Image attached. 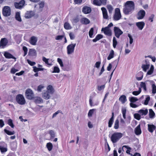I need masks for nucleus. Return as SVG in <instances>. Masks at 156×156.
<instances>
[{"label":"nucleus","mask_w":156,"mask_h":156,"mask_svg":"<svg viewBox=\"0 0 156 156\" xmlns=\"http://www.w3.org/2000/svg\"><path fill=\"white\" fill-rule=\"evenodd\" d=\"M135 5L133 1H130L126 2L125 7L123 9V11L125 15L131 14L134 10Z\"/></svg>","instance_id":"f257e3e1"},{"label":"nucleus","mask_w":156,"mask_h":156,"mask_svg":"<svg viewBox=\"0 0 156 156\" xmlns=\"http://www.w3.org/2000/svg\"><path fill=\"white\" fill-rule=\"evenodd\" d=\"M47 90L42 93V97L44 99L47 100L50 98L51 95L54 93V89L52 86L50 85L47 86Z\"/></svg>","instance_id":"f03ea898"},{"label":"nucleus","mask_w":156,"mask_h":156,"mask_svg":"<svg viewBox=\"0 0 156 156\" xmlns=\"http://www.w3.org/2000/svg\"><path fill=\"white\" fill-rule=\"evenodd\" d=\"M122 133L119 132H115L113 133L111 137V140L113 144L115 143L123 136Z\"/></svg>","instance_id":"7ed1b4c3"},{"label":"nucleus","mask_w":156,"mask_h":156,"mask_svg":"<svg viewBox=\"0 0 156 156\" xmlns=\"http://www.w3.org/2000/svg\"><path fill=\"white\" fill-rule=\"evenodd\" d=\"M16 100L17 103L20 105H23L26 103L23 96L21 94H18L16 96Z\"/></svg>","instance_id":"20e7f679"},{"label":"nucleus","mask_w":156,"mask_h":156,"mask_svg":"<svg viewBox=\"0 0 156 156\" xmlns=\"http://www.w3.org/2000/svg\"><path fill=\"white\" fill-rule=\"evenodd\" d=\"M122 17L119 9L116 8L115 10V14L113 16V19L115 21L119 20Z\"/></svg>","instance_id":"39448f33"},{"label":"nucleus","mask_w":156,"mask_h":156,"mask_svg":"<svg viewBox=\"0 0 156 156\" xmlns=\"http://www.w3.org/2000/svg\"><path fill=\"white\" fill-rule=\"evenodd\" d=\"M76 44V43H72L68 45L67 47V52L68 55L71 54L74 52Z\"/></svg>","instance_id":"423d86ee"},{"label":"nucleus","mask_w":156,"mask_h":156,"mask_svg":"<svg viewBox=\"0 0 156 156\" xmlns=\"http://www.w3.org/2000/svg\"><path fill=\"white\" fill-rule=\"evenodd\" d=\"M107 0H93V4L98 6L105 5L107 4Z\"/></svg>","instance_id":"0eeeda50"},{"label":"nucleus","mask_w":156,"mask_h":156,"mask_svg":"<svg viewBox=\"0 0 156 156\" xmlns=\"http://www.w3.org/2000/svg\"><path fill=\"white\" fill-rule=\"evenodd\" d=\"M2 14L4 16H8L11 14V9L9 7L5 6L2 9Z\"/></svg>","instance_id":"6e6552de"},{"label":"nucleus","mask_w":156,"mask_h":156,"mask_svg":"<svg viewBox=\"0 0 156 156\" xmlns=\"http://www.w3.org/2000/svg\"><path fill=\"white\" fill-rule=\"evenodd\" d=\"M25 95L27 98L30 100L32 99L34 97L33 92L30 89H28L26 90L25 92Z\"/></svg>","instance_id":"1a4fd4ad"},{"label":"nucleus","mask_w":156,"mask_h":156,"mask_svg":"<svg viewBox=\"0 0 156 156\" xmlns=\"http://www.w3.org/2000/svg\"><path fill=\"white\" fill-rule=\"evenodd\" d=\"M114 31L115 36L117 38H119L120 36L123 34V32L119 29V28L115 27L114 28Z\"/></svg>","instance_id":"9d476101"},{"label":"nucleus","mask_w":156,"mask_h":156,"mask_svg":"<svg viewBox=\"0 0 156 156\" xmlns=\"http://www.w3.org/2000/svg\"><path fill=\"white\" fill-rule=\"evenodd\" d=\"M146 14L145 11L143 10H141L138 11L137 15L136 17L138 20H141L143 19Z\"/></svg>","instance_id":"9b49d317"},{"label":"nucleus","mask_w":156,"mask_h":156,"mask_svg":"<svg viewBox=\"0 0 156 156\" xmlns=\"http://www.w3.org/2000/svg\"><path fill=\"white\" fill-rule=\"evenodd\" d=\"M8 42V40L6 38H1L0 41V47L2 48H4L7 45Z\"/></svg>","instance_id":"f8f14e48"},{"label":"nucleus","mask_w":156,"mask_h":156,"mask_svg":"<svg viewBox=\"0 0 156 156\" xmlns=\"http://www.w3.org/2000/svg\"><path fill=\"white\" fill-rule=\"evenodd\" d=\"M145 62L146 64H142L141 66V68L144 71L146 72L150 67V63L147 60H145Z\"/></svg>","instance_id":"ddd939ff"},{"label":"nucleus","mask_w":156,"mask_h":156,"mask_svg":"<svg viewBox=\"0 0 156 156\" xmlns=\"http://www.w3.org/2000/svg\"><path fill=\"white\" fill-rule=\"evenodd\" d=\"M101 31H103L104 33L106 35L110 36L112 35V31L111 29L108 27L102 28Z\"/></svg>","instance_id":"4468645a"},{"label":"nucleus","mask_w":156,"mask_h":156,"mask_svg":"<svg viewBox=\"0 0 156 156\" xmlns=\"http://www.w3.org/2000/svg\"><path fill=\"white\" fill-rule=\"evenodd\" d=\"M25 4V1L24 0H21L19 3L15 2L14 5L16 8L17 9L21 8Z\"/></svg>","instance_id":"2eb2a0df"},{"label":"nucleus","mask_w":156,"mask_h":156,"mask_svg":"<svg viewBox=\"0 0 156 156\" xmlns=\"http://www.w3.org/2000/svg\"><path fill=\"white\" fill-rule=\"evenodd\" d=\"M148 111L147 109H141L138 111V113L140 114L142 117H143L147 115Z\"/></svg>","instance_id":"dca6fc26"},{"label":"nucleus","mask_w":156,"mask_h":156,"mask_svg":"<svg viewBox=\"0 0 156 156\" xmlns=\"http://www.w3.org/2000/svg\"><path fill=\"white\" fill-rule=\"evenodd\" d=\"M101 10L102 12L103 18L105 19H107L108 16L106 9L105 8L103 7L101 8Z\"/></svg>","instance_id":"f3484780"},{"label":"nucleus","mask_w":156,"mask_h":156,"mask_svg":"<svg viewBox=\"0 0 156 156\" xmlns=\"http://www.w3.org/2000/svg\"><path fill=\"white\" fill-rule=\"evenodd\" d=\"M91 11L90 7L87 6H84L82 9L83 12L85 14H87L90 13Z\"/></svg>","instance_id":"a211bd4d"},{"label":"nucleus","mask_w":156,"mask_h":156,"mask_svg":"<svg viewBox=\"0 0 156 156\" xmlns=\"http://www.w3.org/2000/svg\"><path fill=\"white\" fill-rule=\"evenodd\" d=\"M145 24L144 22H140L136 23V25L138 28L140 30L143 29L145 26Z\"/></svg>","instance_id":"6ab92c4d"},{"label":"nucleus","mask_w":156,"mask_h":156,"mask_svg":"<svg viewBox=\"0 0 156 156\" xmlns=\"http://www.w3.org/2000/svg\"><path fill=\"white\" fill-rule=\"evenodd\" d=\"M119 60H115L112 63H109V64L108 66L107 67V70L108 71H109L111 70L112 67V64H114L115 65V69L116 68L117 66V65L118 62Z\"/></svg>","instance_id":"aec40b11"},{"label":"nucleus","mask_w":156,"mask_h":156,"mask_svg":"<svg viewBox=\"0 0 156 156\" xmlns=\"http://www.w3.org/2000/svg\"><path fill=\"white\" fill-rule=\"evenodd\" d=\"M4 55L5 57L6 58H12L13 59H16L15 57L13 56L11 54H10V53L7 51L4 52Z\"/></svg>","instance_id":"412c9836"},{"label":"nucleus","mask_w":156,"mask_h":156,"mask_svg":"<svg viewBox=\"0 0 156 156\" xmlns=\"http://www.w3.org/2000/svg\"><path fill=\"white\" fill-rule=\"evenodd\" d=\"M80 22L81 23L83 24L87 25L90 23V20L87 18L83 17L80 19Z\"/></svg>","instance_id":"4be33fe9"},{"label":"nucleus","mask_w":156,"mask_h":156,"mask_svg":"<svg viewBox=\"0 0 156 156\" xmlns=\"http://www.w3.org/2000/svg\"><path fill=\"white\" fill-rule=\"evenodd\" d=\"M37 41V38L35 36L32 37L30 39V43L32 45H35Z\"/></svg>","instance_id":"5701e85b"},{"label":"nucleus","mask_w":156,"mask_h":156,"mask_svg":"<svg viewBox=\"0 0 156 156\" xmlns=\"http://www.w3.org/2000/svg\"><path fill=\"white\" fill-rule=\"evenodd\" d=\"M6 144L4 142L0 143V150L2 153L6 152L7 151L6 147H4L3 146Z\"/></svg>","instance_id":"b1692460"},{"label":"nucleus","mask_w":156,"mask_h":156,"mask_svg":"<svg viewBox=\"0 0 156 156\" xmlns=\"http://www.w3.org/2000/svg\"><path fill=\"white\" fill-rule=\"evenodd\" d=\"M148 130L151 133H152L156 129V126L153 124H148L147 125Z\"/></svg>","instance_id":"393cba45"},{"label":"nucleus","mask_w":156,"mask_h":156,"mask_svg":"<svg viewBox=\"0 0 156 156\" xmlns=\"http://www.w3.org/2000/svg\"><path fill=\"white\" fill-rule=\"evenodd\" d=\"M135 134L137 135H140L142 131L140 127V125H139L137 126L134 130Z\"/></svg>","instance_id":"a878e982"},{"label":"nucleus","mask_w":156,"mask_h":156,"mask_svg":"<svg viewBox=\"0 0 156 156\" xmlns=\"http://www.w3.org/2000/svg\"><path fill=\"white\" fill-rule=\"evenodd\" d=\"M34 102L37 104H41L43 102L42 99L39 97H36L34 99Z\"/></svg>","instance_id":"bb28decb"},{"label":"nucleus","mask_w":156,"mask_h":156,"mask_svg":"<svg viewBox=\"0 0 156 156\" xmlns=\"http://www.w3.org/2000/svg\"><path fill=\"white\" fill-rule=\"evenodd\" d=\"M36 50L34 49H29L28 52V55L31 57L36 56Z\"/></svg>","instance_id":"cd10ccee"},{"label":"nucleus","mask_w":156,"mask_h":156,"mask_svg":"<svg viewBox=\"0 0 156 156\" xmlns=\"http://www.w3.org/2000/svg\"><path fill=\"white\" fill-rule=\"evenodd\" d=\"M114 112H112V116L110 118L108 123V127H111L113 123L114 120Z\"/></svg>","instance_id":"c85d7f7f"},{"label":"nucleus","mask_w":156,"mask_h":156,"mask_svg":"<svg viewBox=\"0 0 156 156\" xmlns=\"http://www.w3.org/2000/svg\"><path fill=\"white\" fill-rule=\"evenodd\" d=\"M49 59L47 58L44 57H42V60L43 62H44L46 64H47L48 66V67H50V66L52 65V62L49 63L48 61Z\"/></svg>","instance_id":"c756f323"},{"label":"nucleus","mask_w":156,"mask_h":156,"mask_svg":"<svg viewBox=\"0 0 156 156\" xmlns=\"http://www.w3.org/2000/svg\"><path fill=\"white\" fill-rule=\"evenodd\" d=\"M119 100L122 104H124L127 101L126 97L125 95L121 96L119 98Z\"/></svg>","instance_id":"7c9ffc66"},{"label":"nucleus","mask_w":156,"mask_h":156,"mask_svg":"<svg viewBox=\"0 0 156 156\" xmlns=\"http://www.w3.org/2000/svg\"><path fill=\"white\" fill-rule=\"evenodd\" d=\"M124 148H126L127 149V151H126V153L129 154L131 156H133V154L130 153V150L131 149V148L129 147V146L126 145H124L122 147V150H124Z\"/></svg>","instance_id":"2f4dec72"},{"label":"nucleus","mask_w":156,"mask_h":156,"mask_svg":"<svg viewBox=\"0 0 156 156\" xmlns=\"http://www.w3.org/2000/svg\"><path fill=\"white\" fill-rule=\"evenodd\" d=\"M62 69L64 71H69L71 69V66L69 65H65L63 66Z\"/></svg>","instance_id":"473e14b6"},{"label":"nucleus","mask_w":156,"mask_h":156,"mask_svg":"<svg viewBox=\"0 0 156 156\" xmlns=\"http://www.w3.org/2000/svg\"><path fill=\"white\" fill-rule=\"evenodd\" d=\"M149 115L150 118L153 119L154 117L155 114L152 109H149Z\"/></svg>","instance_id":"72a5a7b5"},{"label":"nucleus","mask_w":156,"mask_h":156,"mask_svg":"<svg viewBox=\"0 0 156 156\" xmlns=\"http://www.w3.org/2000/svg\"><path fill=\"white\" fill-rule=\"evenodd\" d=\"M103 37V36L102 35L98 34L96 36L95 38L93 40V41L94 42H96L98 41L102 38Z\"/></svg>","instance_id":"f704fd0d"},{"label":"nucleus","mask_w":156,"mask_h":156,"mask_svg":"<svg viewBox=\"0 0 156 156\" xmlns=\"http://www.w3.org/2000/svg\"><path fill=\"white\" fill-rule=\"evenodd\" d=\"M33 16V12L32 11L28 12L26 14L25 17L26 18L28 19L31 18Z\"/></svg>","instance_id":"c9c22d12"},{"label":"nucleus","mask_w":156,"mask_h":156,"mask_svg":"<svg viewBox=\"0 0 156 156\" xmlns=\"http://www.w3.org/2000/svg\"><path fill=\"white\" fill-rule=\"evenodd\" d=\"M114 56V51L112 50L110 51L108 56L107 57V59L110 60L111 59L113 58Z\"/></svg>","instance_id":"e433bc0d"},{"label":"nucleus","mask_w":156,"mask_h":156,"mask_svg":"<svg viewBox=\"0 0 156 156\" xmlns=\"http://www.w3.org/2000/svg\"><path fill=\"white\" fill-rule=\"evenodd\" d=\"M15 18L16 20L18 21L19 22H21L22 21L20 16V13L19 12H17L16 13V15H15Z\"/></svg>","instance_id":"4c0bfd02"},{"label":"nucleus","mask_w":156,"mask_h":156,"mask_svg":"<svg viewBox=\"0 0 156 156\" xmlns=\"http://www.w3.org/2000/svg\"><path fill=\"white\" fill-rule=\"evenodd\" d=\"M154 70V67L153 65L151 66L150 69L148 71L147 73V75H150L153 73Z\"/></svg>","instance_id":"58836bf2"},{"label":"nucleus","mask_w":156,"mask_h":156,"mask_svg":"<svg viewBox=\"0 0 156 156\" xmlns=\"http://www.w3.org/2000/svg\"><path fill=\"white\" fill-rule=\"evenodd\" d=\"M64 28L66 30H70L72 28L70 24L68 22H66L64 25Z\"/></svg>","instance_id":"ea45409f"},{"label":"nucleus","mask_w":156,"mask_h":156,"mask_svg":"<svg viewBox=\"0 0 156 156\" xmlns=\"http://www.w3.org/2000/svg\"><path fill=\"white\" fill-rule=\"evenodd\" d=\"M96 110L95 109H92L89 110V112L88 113V116L89 117L92 116V115L94 113V112Z\"/></svg>","instance_id":"a19ab883"},{"label":"nucleus","mask_w":156,"mask_h":156,"mask_svg":"<svg viewBox=\"0 0 156 156\" xmlns=\"http://www.w3.org/2000/svg\"><path fill=\"white\" fill-rule=\"evenodd\" d=\"M107 9L109 13L111 14L113 11V8L112 5H107Z\"/></svg>","instance_id":"79ce46f5"},{"label":"nucleus","mask_w":156,"mask_h":156,"mask_svg":"<svg viewBox=\"0 0 156 156\" xmlns=\"http://www.w3.org/2000/svg\"><path fill=\"white\" fill-rule=\"evenodd\" d=\"M46 147L49 151L52 150L53 148V145L50 142L47 143L46 144Z\"/></svg>","instance_id":"37998d69"},{"label":"nucleus","mask_w":156,"mask_h":156,"mask_svg":"<svg viewBox=\"0 0 156 156\" xmlns=\"http://www.w3.org/2000/svg\"><path fill=\"white\" fill-rule=\"evenodd\" d=\"M140 86L141 88H143L144 90H147L146 85L145 82H141Z\"/></svg>","instance_id":"c03bdc74"},{"label":"nucleus","mask_w":156,"mask_h":156,"mask_svg":"<svg viewBox=\"0 0 156 156\" xmlns=\"http://www.w3.org/2000/svg\"><path fill=\"white\" fill-rule=\"evenodd\" d=\"M126 109L125 108H122V114L123 117L124 119L126 118Z\"/></svg>","instance_id":"a18cd8bd"},{"label":"nucleus","mask_w":156,"mask_h":156,"mask_svg":"<svg viewBox=\"0 0 156 156\" xmlns=\"http://www.w3.org/2000/svg\"><path fill=\"white\" fill-rule=\"evenodd\" d=\"M33 71L34 72L36 73L38 71H43L44 70V68H37L36 66L33 67Z\"/></svg>","instance_id":"49530a36"},{"label":"nucleus","mask_w":156,"mask_h":156,"mask_svg":"<svg viewBox=\"0 0 156 156\" xmlns=\"http://www.w3.org/2000/svg\"><path fill=\"white\" fill-rule=\"evenodd\" d=\"M129 101L131 102H135L138 100V99L135 97H133L129 98Z\"/></svg>","instance_id":"de8ad7c7"},{"label":"nucleus","mask_w":156,"mask_h":156,"mask_svg":"<svg viewBox=\"0 0 156 156\" xmlns=\"http://www.w3.org/2000/svg\"><path fill=\"white\" fill-rule=\"evenodd\" d=\"M146 85V86H150L154 84V82L153 80H147L144 82Z\"/></svg>","instance_id":"09e8293b"},{"label":"nucleus","mask_w":156,"mask_h":156,"mask_svg":"<svg viewBox=\"0 0 156 156\" xmlns=\"http://www.w3.org/2000/svg\"><path fill=\"white\" fill-rule=\"evenodd\" d=\"M4 131L5 133H6L7 134L9 135H12L14 134L15 133L14 131H10L8 130H7L6 129H4Z\"/></svg>","instance_id":"8fccbe9b"},{"label":"nucleus","mask_w":156,"mask_h":156,"mask_svg":"<svg viewBox=\"0 0 156 156\" xmlns=\"http://www.w3.org/2000/svg\"><path fill=\"white\" fill-rule=\"evenodd\" d=\"M60 69L58 67V66H55L54 67L52 73H58L60 72Z\"/></svg>","instance_id":"3c124183"},{"label":"nucleus","mask_w":156,"mask_h":156,"mask_svg":"<svg viewBox=\"0 0 156 156\" xmlns=\"http://www.w3.org/2000/svg\"><path fill=\"white\" fill-rule=\"evenodd\" d=\"M138 74L140 75L141 76L140 77H136V79L138 81L141 80H142V79L143 78V73L142 72H140L138 73Z\"/></svg>","instance_id":"603ef678"},{"label":"nucleus","mask_w":156,"mask_h":156,"mask_svg":"<svg viewBox=\"0 0 156 156\" xmlns=\"http://www.w3.org/2000/svg\"><path fill=\"white\" fill-rule=\"evenodd\" d=\"M141 88L140 87L138 91H134L133 92L132 94L133 95L136 96L139 95L141 92Z\"/></svg>","instance_id":"864d4df0"},{"label":"nucleus","mask_w":156,"mask_h":156,"mask_svg":"<svg viewBox=\"0 0 156 156\" xmlns=\"http://www.w3.org/2000/svg\"><path fill=\"white\" fill-rule=\"evenodd\" d=\"M119 120L117 119L115 121L114 126V128L115 129H117L119 128Z\"/></svg>","instance_id":"5fc2aeb1"},{"label":"nucleus","mask_w":156,"mask_h":156,"mask_svg":"<svg viewBox=\"0 0 156 156\" xmlns=\"http://www.w3.org/2000/svg\"><path fill=\"white\" fill-rule=\"evenodd\" d=\"M134 116V118L138 120L140 119L141 117L139 113L135 114Z\"/></svg>","instance_id":"6e6d98bb"},{"label":"nucleus","mask_w":156,"mask_h":156,"mask_svg":"<svg viewBox=\"0 0 156 156\" xmlns=\"http://www.w3.org/2000/svg\"><path fill=\"white\" fill-rule=\"evenodd\" d=\"M8 124L12 128H13L14 125L13 124L12 120L11 119H9L8 120Z\"/></svg>","instance_id":"4d7b16f0"},{"label":"nucleus","mask_w":156,"mask_h":156,"mask_svg":"<svg viewBox=\"0 0 156 156\" xmlns=\"http://www.w3.org/2000/svg\"><path fill=\"white\" fill-rule=\"evenodd\" d=\"M94 28H91L89 32V35L90 38H92L93 37V35L94 33Z\"/></svg>","instance_id":"13d9d810"},{"label":"nucleus","mask_w":156,"mask_h":156,"mask_svg":"<svg viewBox=\"0 0 156 156\" xmlns=\"http://www.w3.org/2000/svg\"><path fill=\"white\" fill-rule=\"evenodd\" d=\"M117 44V41L116 38L114 37L113 39V46L114 48H115Z\"/></svg>","instance_id":"bf43d9fd"},{"label":"nucleus","mask_w":156,"mask_h":156,"mask_svg":"<svg viewBox=\"0 0 156 156\" xmlns=\"http://www.w3.org/2000/svg\"><path fill=\"white\" fill-rule=\"evenodd\" d=\"M152 93L153 94L156 93V86L154 83L152 86Z\"/></svg>","instance_id":"052dcab7"},{"label":"nucleus","mask_w":156,"mask_h":156,"mask_svg":"<svg viewBox=\"0 0 156 156\" xmlns=\"http://www.w3.org/2000/svg\"><path fill=\"white\" fill-rule=\"evenodd\" d=\"M57 61L58 62L59 64V65L62 68V67H63V66H64L63 64V62H62V59L59 58H57Z\"/></svg>","instance_id":"680f3d73"},{"label":"nucleus","mask_w":156,"mask_h":156,"mask_svg":"<svg viewBox=\"0 0 156 156\" xmlns=\"http://www.w3.org/2000/svg\"><path fill=\"white\" fill-rule=\"evenodd\" d=\"M23 49L24 52V54L23 55V56H25L27 55V53L28 49L25 46H23Z\"/></svg>","instance_id":"e2e57ef3"},{"label":"nucleus","mask_w":156,"mask_h":156,"mask_svg":"<svg viewBox=\"0 0 156 156\" xmlns=\"http://www.w3.org/2000/svg\"><path fill=\"white\" fill-rule=\"evenodd\" d=\"M39 6V8L42 10V9L43 8L44 6V2H41L37 4Z\"/></svg>","instance_id":"0e129e2a"},{"label":"nucleus","mask_w":156,"mask_h":156,"mask_svg":"<svg viewBox=\"0 0 156 156\" xmlns=\"http://www.w3.org/2000/svg\"><path fill=\"white\" fill-rule=\"evenodd\" d=\"M105 85H102L101 86H98L97 89L98 91H100L101 90H103L105 88Z\"/></svg>","instance_id":"69168bd1"},{"label":"nucleus","mask_w":156,"mask_h":156,"mask_svg":"<svg viewBox=\"0 0 156 156\" xmlns=\"http://www.w3.org/2000/svg\"><path fill=\"white\" fill-rule=\"evenodd\" d=\"M49 133L50 134L51 138H53L55 137V133L53 130H51L49 131Z\"/></svg>","instance_id":"338daca9"},{"label":"nucleus","mask_w":156,"mask_h":156,"mask_svg":"<svg viewBox=\"0 0 156 156\" xmlns=\"http://www.w3.org/2000/svg\"><path fill=\"white\" fill-rule=\"evenodd\" d=\"M150 100V97L149 96H148L146 98L144 102V104L145 105H147L148 104V102Z\"/></svg>","instance_id":"774afa93"}]
</instances>
